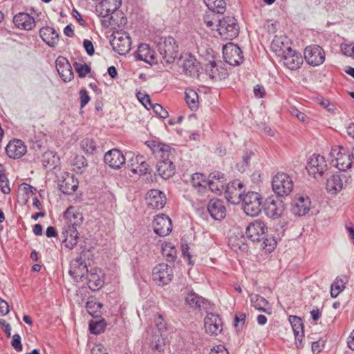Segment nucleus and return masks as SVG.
<instances>
[{
	"mask_svg": "<svg viewBox=\"0 0 354 354\" xmlns=\"http://www.w3.org/2000/svg\"><path fill=\"white\" fill-rule=\"evenodd\" d=\"M58 185L63 194H72L78 187V181L73 174L65 173L59 180Z\"/></svg>",
	"mask_w": 354,
	"mask_h": 354,
	"instance_id": "24",
	"label": "nucleus"
},
{
	"mask_svg": "<svg viewBox=\"0 0 354 354\" xmlns=\"http://www.w3.org/2000/svg\"><path fill=\"white\" fill-rule=\"evenodd\" d=\"M153 232L160 236H166L172 230L171 220L164 214L157 215L152 223Z\"/></svg>",
	"mask_w": 354,
	"mask_h": 354,
	"instance_id": "14",
	"label": "nucleus"
},
{
	"mask_svg": "<svg viewBox=\"0 0 354 354\" xmlns=\"http://www.w3.org/2000/svg\"><path fill=\"white\" fill-rule=\"evenodd\" d=\"M218 31L224 39L232 40L239 33V26L236 19L232 17H225L218 20Z\"/></svg>",
	"mask_w": 354,
	"mask_h": 354,
	"instance_id": "7",
	"label": "nucleus"
},
{
	"mask_svg": "<svg viewBox=\"0 0 354 354\" xmlns=\"http://www.w3.org/2000/svg\"><path fill=\"white\" fill-rule=\"evenodd\" d=\"M74 66L80 78L85 77L91 72V68L86 64L75 62Z\"/></svg>",
	"mask_w": 354,
	"mask_h": 354,
	"instance_id": "51",
	"label": "nucleus"
},
{
	"mask_svg": "<svg viewBox=\"0 0 354 354\" xmlns=\"http://www.w3.org/2000/svg\"><path fill=\"white\" fill-rule=\"evenodd\" d=\"M209 354H229V353L223 345L220 344L213 347Z\"/></svg>",
	"mask_w": 354,
	"mask_h": 354,
	"instance_id": "63",
	"label": "nucleus"
},
{
	"mask_svg": "<svg viewBox=\"0 0 354 354\" xmlns=\"http://www.w3.org/2000/svg\"><path fill=\"white\" fill-rule=\"evenodd\" d=\"M39 35L42 40L50 47L57 46L59 41V34L49 26L43 27L39 30Z\"/></svg>",
	"mask_w": 354,
	"mask_h": 354,
	"instance_id": "31",
	"label": "nucleus"
},
{
	"mask_svg": "<svg viewBox=\"0 0 354 354\" xmlns=\"http://www.w3.org/2000/svg\"><path fill=\"white\" fill-rule=\"evenodd\" d=\"M262 200L259 193L248 192L241 201L244 212L252 217L258 216L261 212Z\"/></svg>",
	"mask_w": 354,
	"mask_h": 354,
	"instance_id": "4",
	"label": "nucleus"
},
{
	"mask_svg": "<svg viewBox=\"0 0 354 354\" xmlns=\"http://www.w3.org/2000/svg\"><path fill=\"white\" fill-rule=\"evenodd\" d=\"M185 99L187 104L192 111L198 108V95L193 89H187L185 92Z\"/></svg>",
	"mask_w": 354,
	"mask_h": 354,
	"instance_id": "39",
	"label": "nucleus"
},
{
	"mask_svg": "<svg viewBox=\"0 0 354 354\" xmlns=\"http://www.w3.org/2000/svg\"><path fill=\"white\" fill-rule=\"evenodd\" d=\"M57 71L64 82L71 81L74 77L72 67L68 60L63 56H59L55 61Z\"/></svg>",
	"mask_w": 354,
	"mask_h": 354,
	"instance_id": "17",
	"label": "nucleus"
},
{
	"mask_svg": "<svg viewBox=\"0 0 354 354\" xmlns=\"http://www.w3.org/2000/svg\"><path fill=\"white\" fill-rule=\"evenodd\" d=\"M223 58L227 64L237 66L243 61V52L236 44L228 43L223 47Z\"/></svg>",
	"mask_w": 354,
	"mask_h": 354,
	"instance_id": "12",
	"label": "nucleus"
},
{
	"mask_svg": "<svg viewBox=\"0 0 354 354\" xmlns=\"http://www.w3.org/2000/svg\"><path fill=\"white\" fill-rule=\"evenodd\" d=\"M268 228L264 222L255 220L246 227L245 234L252 242L261 241L264 239Z\"/></svg>",
	"mask_w": 354,
	"mask_h": 354,
	"instance_id": "13",
	"label": "nucleus"
},
{
	"mask_svg": "<svg viewBox=\"0 0 354 354\" xmlns=\"http://www.w3.org/2000/svg\"><path fill=\"white\" fill-rule=\"evenodd\" d=\"M65 224L62 232V242L64 246L73 249L77 244L79 233L77 227L83 221V216L79 213H75L74 207H69L64 213Z\"/></svg>",
	"mask_w": 354,
	"mask_h": 354,
	"instance_id": "2",
	"label": "nucleus"
},
{
	"mask_svg": "<svg viewBox=\"0 0 354 354\" xmlns=\"http://www.w3.org/2000/svg\"><path fill=\"white\" fill-rule=\"evenodd\" d=\"M205 72L211 79L215 80L225 79L227 75L226 69L218 65L214 62H209L207 64Z\"/></svg>",
	"mask_w": 354,
	"mask_h": 354,
	"instance_id": "30",
	"label": "nucleus"
},
{
	"mask_svg": "<svg viewBox=\"0 0 354 354\" xmlns=\"http://www.w3.org/2000/svg\"><path fill=\"white\" fill-rule=\"evenodd\" d=\"M101 4L102 8H104V10H109L113 14L121 6L122 0H103Z\"/></svg>",
	"mask_w": 354,
	"mask_h": 354,
	"instance_id": "45",
	"label": "nucleus"
},
{
	"mask_svg": "<svg viewBox=\"0 0 354 354\" xmlns=\"http://www.w3.org/2000/svg\"><path fill=\"white\" fill-rule=\"evenodd\" d=\"M348 282L346 276L337 277L330 286V295L333 298L337 297L344 290L345 285Z\"/></svg>",
	"mask_w": 354,
	"mask_h": 354,
	"instance_id": "38",
	"label": "nucleus"
},
{
	"mask_svg": "<svg viewBox=\"0 0 354 354\" xmlns=\"http://www.w3.org/2000/svg\"><path fill=\"white\" fill-rule=\"evenodd\" d=\"M310 201L306 197H299L294 203L292 212L298 216H305L310 210Z\"/></svg>",
	"mask_w": 354,
	"mask_h": 354,
	"instance_id": "32",
	"label": "nucleus"
},
{
	"mask_svg": "<svg viewBox=\"0 0 354 354\" xmlns=\"http://www.w3.org/2000/svg\"><path fill=\"white\" fill-rule=\"evenodd\" d=\"M306 169L308 174L315 178L319 179L322 178L328 170L325 158L319 154H313L308 160Z\"/></svg>",
	"mask_w": 354,
	"mask_h": 354,
	"instance_id": "8",
	"label": "nucleus"
},
{
	"mask_svg": "<svg viewBox=\"0 0 354 354\" xmlns=\"http://www.w3.org/2000/svg\"><path fill=\"white\" fill-rule=\"evenodd\" d=\"M253 153L252 151H246L242 158V162L236 164L237 169L241 172H244L248 166L250 158Z\"/></svg>",
	"mask_w": 354,
	"mask_h": 354,
	"instance_id": "52",
	"label": "nucleus"
},
{
	"mask_svg": "<svg viewBox=\"0 0 354 354\" xmlns=\"http://www.w3.org/2000/svg\"><path fill=\"white\" fill-rule=\"evenodd\" d=\"M146 145L150 148L152 153L160 159L156 165L158 175L164 179L173 176L176 167L171 158L174 156V149L167 145L155 140L147 141Z\"/></svg>",
	"mask_w": 354,
	"mask_h": 354,
	"instance_id": "1",
	"label": "nucleus"
},
{
	"mask_svg": "<svg viewBox=\"0 0 354 354\" xmlns=\"http://www.w3.org/2000/svg\"><path fill=\"white\" fill-rule=\"evenodd\" d=\"M157 48L161 56L162 62L172 63L178 56V46L172 37L160 38L157 42Z\"/></svg>",
	"mask_w": 354,
	"mask_h": 354,
	"instance_id": "3",
	"label": "nucleus"
},
{
	"mask_svg": "<svg viewBox=\"0 0 354 354\" xmlns=\"http://www.w3.org/2000/svg\"><path fill=\"white\" fill-rule=\"evenodd\" d=\"M80 107H84L90 101L91 97L86 89L82 88L80 92Z\"/></svg>",
	"mask_w": 354,
	"mask_h": 354,
	"instance_id": "57",
	"label": "nucleus"
},
{
	"mask_svg": "<svg viewBox=\"0 0 354 354\" xmlns=\"http://www.w3.org/2000/svg\"><path fill=\"white\" fill-rule=\"evenodd\" d=\"M244 192L243 183L240 180H234L226 185L225 198L229 203L236 205L241 202Z\"/></svg>",
	"mask_w": 354,
	"mask_h": 354,
	"instance_id": "10",
	"label": "nucleus"
},
{
	"mask_svg": "<svg viewBox=\"0 0 354 354\" xmlns=\"http://www.w3.org/2000/svg\"><path fill=\"white\" fill-rule=\"evenodd\" d=\"M102 306V304L97 301L96 299L93 297H89L86 304L87 312L95 318L101 317Z\"/></svg>",
	"mask_w": 354,
	"mask_h": 354,
	"instance_id": "37",
	"label": "nucleus"
},
{
	"mask_svg": "<svg viewBox=\"0 0 354 354\" xmlns=\"http://www.w3.org/2000/svg\"><path fill=\"white\" fill-rule=\"evenodd\" d=\"M207 207L211 217L214 220L221 221L226 216V208L224 202L221 199H211Z\"/></svg>",
	"mask_w": 354,
	"mask_h": 354,
	"instance_id": "20",
	"label": "nucleus"
},
{
	"mask_svg": "<svg viewBox=\"0 0 354 354\" xmlns=\"http://www.w3.org/2000/svg\"><path fill=\"white\" fill-rule=\"evenodd\" d=\"M102 24L104 27L108 28L109 26L116 25L117 22L114 19L113 17L111 15L106 18H102Z\"/></svg>",
	"mask_w": 354,
	"mask_h": 354,
	"instance_id": "64",
	"label": "nucleus"
},
{
	"mask_svg": "<svg viewBox=\"0 0 354 354\" xmlns=\"http://www.w3.org/2000/svg\"><path fill=\"white\" fill-rule=\"evenodd\" d=\"M191 183L194 187L198 189V192H202L206 189L207 181L202 174L195 173L192 176Z\"/></svg>",
	"mask_w": 354,
	"mask_h": 354,
	"instance_id": "40",
	"label": "nucleus"
},
{
	"mask_svg": "<svg viewBox=\"0 0 354 354\" xmlns=\"http://www.w3.org/2000/svg\"><path fill=\"white\" fill-rule=\"evenodd\" d=\"M140 95H142L140 92L137 93V97L139 101L145 106L147 109H150L152 103L151 102V99L149 95H144L142 97H140Z\"/></svg>",
	"mask_w": 354,
	"mask_h": 354,
	"instance_id": "60",
	"label": "nucleus"
},
{
	"mask_svg": "<svg viewBox=\"0 0 354 354\" xmlns=\"http://www.w3.org/2000/svg\"><path fill=\"white\" fill-rule=\"evenodd\" d=\"M150 109L161 118H166L169 115L168 112L159 104H152Z\"/></svg>",
	"mask_w": 354,
	"mask_h": 354,
	"instance_id": "55",
	"label": "nucleus"
},
{
	"mask_svg": "<svg viewBox=\"0 0 354 354\" xmlns=\"http://www.w3.org/2000/svg\"><path fill=\"white\" fill-rule=\"evenodd\" d=\"M304 56L306 62L313 66H319L325 60V52L318 45H310L306 47Z\"/></svg>",
	"mask_w": 354,
	"mask_h": 354,
	"instance_id": "11",
	"label": "nucleus"
},
{
	"mask_svg": "<svg viewBox=\"0 0 354 354\" xmlns=\"http://www.w3.org/2000/svg\"><path fill=\"white\" fill-rule=\"evenodd\" d=\"M174 276L172 267H153L152 277L159 286L169 283Z\"/></svg>",
	"mask_w": 354,
	"mask_h": 354,
	"instance_id": "21",
	"label": "nucleus"
},
{
	"mask_svg": "<svg viewBox=\"0 0 354 354\" xmlns=\"http://www.w3.org/2000/svg\"><path fill=\"white\" fill-rule=\"evenodd\" d=\"M246 315L243 313H238L234 317V326L236 328L243 326L245 322Z\"/></svg>",
	"mask_w": 354,
	"mask_h": 354,
	"instance_id": "59",
	"label": "nucleus"
},
{
	"mask_svg": "<svg viewBox=\"0 0 354 354\" xmlns=\"http://www.w3.org/2000/svg\"><path fill=\"white\" fill-rule=\"evenodd\" d=\"M289 319L292 324L294 333L304 332L303 323L301 319L297 316H290Z\"/></svg>",
	"mask_w": 354,
	"mask_h": 354,
	"instance_id": "50",
	"label": "nucleus"
},
{
	"mask_svg": "<svg viewBox=\"0 0 354 354\" xmlns=\"http://www.w3.org/2000/svg\"><path fill=\"white\" fill-rule=\"evenodd\" d=\"M0 189L3 194H8L10 192L9 181L3 173H0Z\"/></svg>",
	"mask_w": 354,
	"mask_h": 354,
	"instance_id": "54",
	"label": "nucleus"
},
{
	"mask_svg": "<svg viewBox=\"0 0 354 354\" xmlns=\"http://www.w3.org/2000/svg\"><path fill=\"white\" fill-rule=\"evenodd\" d=\"M344 148L342 146L338 145L332 148L330 156L331 158H335V167L340 171H346L352 166V160L349 154L342 152Z\"/></svg>",
	"mask_w": 354,
	"mask_h": 354,
	"instance_id": "15",
	"label": "nucleus"
},
{
	"mask_svg": "<svg viewBox=\"0 0 354 354\" xmlns=\"http://www.w3.org/2000/svg\"><path fill=\"white\" fill-rule=\"evenodd\" d=\"M89 267H70L69 274L76 281L85 280L86 274Z\"/></svg>",
	"mask_w": 354,
	"mask_h": 354,
	"instance_id": "41",
	"label": "nucleus"
},
{
	"mask_svg": "<svg viewBox=\"0 0 354 354\" xmlns=\"http://www.w3.org/2000/svg\"><path fill=\"white\" fill-rule=\"evenodd\" d=\"M12 346L17 351V352H20L22 351V344L21 342V337L19 334H15L12 337V339L11 342Z\"/></svg>",
	"mask_w": 354,
	"mask_h": 354,
	"instance_id": "58",
	"label": "nucleus"
},
{
	"mask_svg": "<svg viewBox=\"0 0 354 354\" xmlns=\"http://www.w3.org/2000/svg\"><path fill=\"white\" fill-rule=\"evenodd\" d=\"M228 245L235 252H246L248 250V245L245 243V238L243 236H231L228 240Z\"/></svg>",
	"mask_w": 354,
	"mask_h": 354,
	"instance_id": "35",
	"label": "nucleus"
},
{
	"mask_svg": "<svg viewBox=\"0 0 354 354\" xmlns=\"http://www.w3.org/2000/svg\"><path fill=\"white\" fill-rule=\"evenodd\" d=\"M287 46H285L283 38L275 37L272 42V48L275 52H282L286 50Z\"/></svg>",
	"mask_w": 354,
	"mask_h": 354,
	"instance_id": "53",
	"label": "nucleus"
},
{
	"mask_svg": "<svg viewBox=\"0 0 354 354\" xmlns=\"http://www.w3.org/2000/svg\"><path fill=\"white\" fill-rule=\"evenodd\" d=\"M83 46L88 55L91 56L94 54L95 49L91 41L88 39H84Z\"/></svg>",
	"mask_w": 354,
	"mask_h": 354,
	"instance_id": "61",
	"label": "nucleus"
},
{
	"mask_svg": "<svg viewBox=\"0 0 354 354\" xmlns=\"http://www.w3.org/2000/svg\"><path fill=\"white\" fill-rule=\"evenodd\" d=\"M284 210L283 204L281 201L268 199L264 205V212L267 216L271 218L280 217Z\"/></svg>",
	"mask_w": 354,
	"mask_h": 354,
	"instance_id": "28",
	"label": "nucleus"
},
{
	"mask_svg": "<svg viewBox=\"0 0 354 354\" xmlns=\"http://www.w3.org/2000/svg\"><path fill=\"white\" fill-rule=\"evenodd\" d=\"M111 37L113 38L110 43L115 52L122 55L127 54L131 50V39L127 32H113Z\"/></svg>",
	"mask_w": 354,
	"mask_h": 354,
	"instance_id": "9",
	"label": "nucleus"
},
{
	"mask_svg": "<svg viewBox=\"0 0 354 354\" xmlns=\"http://www.w3.org/2000/svg\"><path fill=\"white\" fill-rule=\"evenodd\" d=\"M102 274L97 267H89L85 277V281L88 288L95 291L103 286Z\"/></svg>",
	"mask_w": 354,
	"mask_h": 354,
	"instance_id": "18",
	"label": "nucleus"
},
{
	"mask_svg": "<svg viewBox=\"0 0 354 354\" xmlns=\"http://www.w3.org/2000/svg\"><path fill=\"white\" fill-rule=\"evenodd\" d=\"M205 329L210 335H218L222 330V322L218 315L207 313L204 319Z\"/></svg>",
	"mask_w": 354,
	"mask_h": 354,
	"instance_id": "25",
	"label": "nucleus"
},
{
	"mask_svg": "<svg viewBox=\"0 0 354 354\" xmlns=\"http://www.w3.org/2000/svg\"><path fill=\"white\" fill-rule=\"evenodd\" d=\"M263 241V248L266 252H271L273 251L277 245V241L273 238H264Z\"/></svg>",
	"mask_w": 354,
	"mask_h": 354,
	"instance_id": "56",
	"label": "nucleus"
},
{
	"mask_svg": "<svg viewBox=\"0 0 354 354\" xmlns=\"http://www.w3.org/2000/svg\"><path fill=\"white\" fill-rule=\"evenodd\" d=\"M226 3L224 0H216L214 2L209 3L208 8L218 14H223L225 11Z\"/></svg>",
	"mask_w": 354,
	"mask_h": 354,
	"instance_id": "48",
	"label": "nucleus"
},
{
	"mask_svg": "<svg viewBox=\"0 0 354 354\" xmlns=\"http://www.w3.org/2000/svg\"><path fill=\"white\" fill-rule=\"evenodd\" d=\"M150 54L151 51L150 49L149 48V46L147 44H140L138 46V50L136 54V57L138 60L148 62V56H150L151 59H153V55Z\"/></svg>",
	"mask_w": 354,
	"mask_h": 354,
	"instance_id": "44",
	"label": "nucleus"
},
{
	"mask_svg": "<svg viewBox=\"0 0 354 354\" xmlns=\"http://www.w3.org/2000/svg\"><path fill=\"white\" fill-rule=\"evenodd\" d=\"M126 158L121 151L117 149H113L107 151L104 156V162L109 167L118 169L125 162Z\"/></svg>",
	"mask_w": 354,
	"mask_h": 354,
	"instance_id": "19",
	"label": "nucleus"
},
{
	"mask_svg": "<svg viewBox=\"0 0 354 354\" xmlns=\"http://www.w3.org/2000/svg\"><path fill=\"white\" fill-rule=\"evenodd\" d=\"M83 151L87 154H93L96 150L95 142L91 138H85L81 142Z\"/></svg>",
	"mask_w": 354,
	"mask_h": 354,
	"instance_id": "47",
	"label": "nucleus"
},
{
	"mask_svg": "<svg viewBox=\"0 0 354 354\" xmlns=\"http://www.w3.org/2000/svg\"><path fill=\"white\" fill-rule=\"evenodd\" d=\"M341 49L345 55L354 58V46L350 44L342 45Z\"/></svg>",
	"mask_w": 354,
	"mask_h": 354,
	"instance_id": "62",
	"label": "nucleus"
},
{
	"mask_svg": "<svg viewBox=\"0 0 354 354\" xmlns=\"http://www.w3.org/2000/svg\"><path fill=\"white\" fill-rule=\"evenodd\" d=\"M149 337H147V340L151 348L153 351L161 352L164 349V346L165 345V339L162 337V333L160 331H153L151 330V332L149 333Z\"/></svg>",
	"mask_w": 354,
	"mask_h": 354,
	"instance_id": "33",
	"label": "nucleus"
},
{
	"mask_svg": "<svg viewBox=\"0 0 354 354\" xmlns=\"http://www.w3.org/2000/svg\"><path fill=\"white\" fill-rule=\"evenodd\" d=\"M225 184L226 179L221 172H212L208 176L207 185L212 192L221 194L225 189Z\"/></svg>",
	"mask_w": 354,
	"mask_h": 354,
	"instance_id": "22",
	"label": "nucleus"
},
{
	"mask_svg": "<svg viewBox=\"0 0 354 354\" xmlns=\"http://www.w3.org/2000/svg\"><path fill=\"white\" fill-rule=\"evenodd\" d=\"M106 323L104 320L97 322H91L89 324V330L92 334L98 335L104 332Z\"/></svg>",
	"mask_w": 354,
	"mask_h": 354,
	"instance_id": "49",
	"label": "nucleus"
},
{
	"mask_svg": "<svg viewBox=\"0 0 354 354\" xmlns=\"http://www.w3.org/2000/svg\"><path fill=\"white\" fill-rule=\"evenodd\" d=\"M272 187L277 196H286L292 191L293 181L288 174L277 173L272 178Z\"/></svg>",
	"mask_w": 354,
	"mask_h": 354,
	"instance_id": "5",
	"label": "nucleus"
},
{
	"mask_svg": "<svg viewBox=\"0 0 354 354\" xmlns=\"http://www.w3.org/2000/svg\"><path fill=\"white\" fill-rule=\"evenodd\" d=\"M182 67L185 75L190 77L198 75L200 70L199 63L196 59L190 54L183 57Z\"/></svg>",
	"mask_w": 354,
	"mask_h": 354,
	"instance_id": "29",
	"label": "nucleus"
},
{
	"mask_svg": "<svg viewBox=\"0 0 354 354\" xmlns=\"http://www.w3.org/2000/svg\"><path fill=\"white\" fill-rule=\"evenodd\" d=\"M252 306L255 309L263 312L268 315L272 314V307L268 301L259 295H252L250 297Z\"/></svg>",
	"mask_w": 354,
	"mask_h": 354,
	"instance_id": "34",
	"label": "nucleus"
},
{
	"mask_svg": "<svg viewBox=\"0 0 354 354\" xmlns=\"http://www.w3.org/2000/svg\"><path fill=\"white\" fill-rule=\"evenodd\" d=\"M15 26L25 30H32L36 25L35 18L26 12H19L13 18Z\"/></svg>",
	"mask_w": 354,
	"mask_h": 354,
	"instance_id": "27",
	"label": "nucleus"
},
{
	"mask_svg": "<svg viewBox=\"0 0 354 354\" xmlns=\"http://www.w3.org/2000/svg\"><path fill=\"white\" fill-rule=\"evenodd\" d=\"M163 256L168 262H174L176 258L177 251L174 246L170 243H165L162 248Z\"/></svg>",
	"mask_w": 354,
	"mask_h": 354,
	"instance_id": "43",
	"label": "nucleus"
},
{
	"mask_svg": "<svg viewBox=\"0 0 354 354\" xmlns=\"http://www.w3.org/2000/svg\"><path fill=\"white\" fill-rule=\"evenodd\" d=\"M147 205L153 209H160L166 204L165 194L158 189L150 190L146 197Z\"/></svg>",
	"mask_w": 354,
	"mask_h": 354,
	"instance_id": "23",
	"label": "nucleus"
},
{
	"mask_svg": "<svg viewBox=\"0 0 354 354\" xmlns=\"http://www.w3.org/2000/svg\"><path fill=\"white\" fill-rule=\"evenodd\" d=\"M343 187V182L339 175H333L327 179L326 188L333 194L340 192Z\"/></svg>",
	"mask_w": 354,
	"mask_h": 354,
	"instance_id": "36",
	"label": "nucleus"
},
{
	"mask_svg": "<svg viewBox=\"0 0 354 354\" xmlns=\"http://www.w3.org/2000/svg\"><path fill=\"white\" fill-rule=\"evenodd\" d=\"M136 160V168L132 169V172L140 175L146 174L149 169V165L146 162L145 158L142 156H136L134 159Z\"/></svg>",
	"mask_w": 354,
	"mask_h": 354,
	"instance_id": "42",
	"label": "nucleus"
},
{
	"mask_svg": "<svg viewBox=\"0 0 354 354\" xmlns=\"http://www.w3.org/2000/svg\"><path fill=\"white\" fill-rule=\"evenodd\" d=\"M6 152L10 158L19 159L26 153V146L20 140H13L7 145Z\"/></svg>",
	"mask_w": 354,
	"mask_h": 354,
	"instance_id": "26",
	"label": "nucleus"
},
{
	"mask_svg": "<svg viewBox=\"0 0 354 354\" xmlns=\"http://www.w3.org/2000/svg\"><path fill=\"white\" fill-rule=\"evenodd\" d=\"M282 59L284 66L292 71L298 69L303 64L301 55L290 47H286V50H283Z\"/></svg>",
	"mask_w": 354,
	"mask_h": 354,
	"instance_id": "16",
	"label": "nucleus"
},
{
	"mask_svg": "<svg viewBox=\"0 0 354 354\" xmlns=\"http://www.w3.org/2000/svg\"><path fill=\"white\" fill-rule=\"evenodd\" d=\"M88 165L87 160L84 156H76L73 161V170L76 173L82 174L84 169Z\"/></svg>",
	"mask_w": 354,
	"mask_h": 354,
	"instance_id": "46",
	"label": "nucleus"
},
{
	"mask_svg": "<svg viewBox=\"0 0 354 354\" xmlns=\"http://www.w3.org/2000/svg\"><path fill=\"white\" fill-rule=\"evenodd\" d=\"M180 294L185 297V304L190 308L198 310H207L211 308V303L207 299L201 297L189 287L182 288Z\"/></svg>",
	"mask_w": 354,
	"mask_h": 354,
	"instance_id": "6",
	"label": "nucleus"
}]
</instances>
